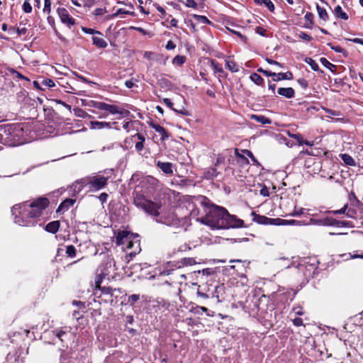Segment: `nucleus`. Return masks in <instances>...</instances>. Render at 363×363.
<instances>
[{"mask_svg": "<svg viewBox=\"0 0 363 363\" xmlns=\"http://www.w3.org/2000/svg\"><path fill=\"white\" fill-rule=\"evenodd\" d=\"M203 208L205 215L201 216L199 221L212 229H227L230 228H241L244 221L230 215L223 207L213 204L206 196H199L197 199Z\"/></svg>", "mask_w": 363, "mask_h": 363, "instance_id": "1", "label": "nucleus"}, {"mask_svg": "<svg viewBox=\"0 0 363 363\" xmlns=\"http://www.w3.org/2000/svg\"><path fill=\"white\" fill-rule=\"evenodd\" d=\"M49 203L46 197H40L31 202L26 201L13 206V209L20 210V215L15 216L14 222L21 226L34 225V219L42 215Z\"/></svg>", "mask_w": 363, "mask_h": 363, "instance_id": "2", "label": "nucleus"}, {"mask_svg": "<svg viewBox=\"0 0 363 363\" xmlns=\"http://www.w3.org/2000/svg\"><path fill=\"white\" fill-rule=\"evenodd\" d=\"M109 177L99 174H93L79 181L83 186L89 188L91 192H96L104 189L108 184Z\"/></svg>", "mask_w": 363, "mask_h": 363, "instance_id": "3", "label": "nucleus"}, {"mask_svg": "<svg viewBox=\"0 0 363 363\" xmlns=\"http://www.w3.org/2000/svg\"><path fill=\"white\" fill-rule=\"evenodd\" d=\"M134 203L137 206L141 208L146 213L152 216L156 217L160 214L159 209L160 208L161 206L158 203H154L151 201L140 199L139 198L135 199Z\"/></svg>", "mask_w": 363, "mask_h": 363, "instance_id": "4", "label": "nucleus"}, {"mask_svg": "<svg viewBox=\"0 0 363 363\" xmlns=\"http://www.w3.org/2000/svg\"><path fill=\"white\" fill-rule=\"evenodd\" d=\"M57 12L62 23L66 24L69 28L75 24V20L69 16L66 9L58 8Z\"/></svg>", "mask_w": 363, "mask_h": 363, "instance_id": "5", "label": "nucleus"}, {"mask_svg": "<svg viewBox=\"0 0 363 363\" xmlns=\"http://www.w3.org/2000/svg\"><path fill=\"white\" fill-rule=\"evenodd\" d=\"M94 107L100 110L107 111L113 114L120 113L116 106L108 104L104 102L96 101L94 103Z\"/></svg>", "mask_w": 363, "mask_h": 363, "instance_id": "6", "label": "nucleus"}, {"mask_svg": "<svg viewBox=\"0 0 363 363\" xmlns=\"http://www.w3.org/2000/svg\"><path fill=\"white\" fill-rule=\"evenodd\" d=\"M225 288L223 284L216 286L213 291L211 293L210 297L216 298L217 303H220L225 292Z\"/></svg>", "mask_w": 363, "mask_h": 363, "instance_id": "7", "label": "nucleus"}, {"mask_svg": "<svg viewBox=\"0 0 363 363\" xmlns=\"http://www.w3.org/2000/svg\"><path fill=\"white\" fill-rule=\"evenodd\" d=\"M135 138L138 140V142H135V149L138 152H141L144 148L145 138L143 134L138 133L132 136L131 140L135 141Z\"/></svg>", "mask_w": 363, "mask_h": 363, "instance_id": "8", "label": "nucleus"}, {"mask_svg": "<svg viewBox=\"0 0 363 363\" xmlns=\"http://www.w3.org/2000/svg\"><path fill=\"white\" fill-rule=\"evenodd\" d=\"M128 235L129 233L127 231H118L115 238L116 245L121 246L125 245L128 238Z\"/></svg>", "mask_w": 363, "mask_h": 363, "instance_id": "9", "label": "nucleus"}, {"mask_svg": "<svg viewBox=\"0 0 363 363\" xmlns=\"http://www.w3.org/2000/svg\"><path fill=\"white\" fill-rule=\"evenodd\" d=\"M157 167H159L164 173L167 174H172V164L170 162H162L158 161L157 163Z\"/></svg>", "mask_w": 363, "mask_h": 363, "instance_id": "10", "label": "nucleus"}, {"mask_svg": "<svg viewBox=\"0 0 363 363\" xmlns=\"http://www.w3.org/2000/svg\"><path fill=\"white\" fill-rule=\"evenodd\" d=\"M75 200L72 199H66L63 201L57 208V212L67 211L74 205Z\"/></svg>", "mask_w": 363, "mask_h": 363, "instance_id": "11", "label": "nucleus"}, {"mask_svg": "<svg viewBox=\"0 0 363 363\" xmlns=\"http://www.w3.org/2000/svg\"><path fill=\"white\" fill-rule=\"evenodd\" d=\"M111 123L106 121H91L90 128L91 129H103V128H111Z\"/></svg>", "mask_w": 363, "mask_h": 363, "instance_id": "12", "label": "nucleus"}, {"mask_svg": "<svg viewBox=\"0 0 363 363\" xmlns=\"http://www.w3.org/2000/svg\"><path fill=\"white\" fill-rule=\"evenodd\" d=\"M279 95H281L287 99H291L294 97L295 91L291 87L287 88H279L277 91Z\"/></svg>", "mask_w": 363, "mask_h": 363, "instance_id": "13", "label": "nucleus"}, {"mask_svg": "<svg viewBox=\"0 0 363 363\" xmlns=\"http://www.w3.org/2000/svg\"><path fill=\"white\" fill-rule=\"evenodd\" d=\"M151 127L161 135V139L162 140H167L169 135L167 132V130L159 124H152Z\"/></svg>", "mask_w": 363, "mask_h": 363, "instance_id": "14", "label": "nucleus"}, {"mask_svg": "<svg viewBox=\"0 0 363 363\" xmlns=\"http://www.w3.org/2000/svg\"><path fill=\"white\" fill-rule=\"evenodd\" d=\"M60 226V223L59 220H55L48 223L45 226V230L50 233H56Z\"/></svg>", "mask_w": 363, "mask_h": 363, "instance_id": "15", "label": "nucleus"}, {"mask_svg": "<svg viewBox=\"0 0 363 363\" xmlns=\"http://www.w3.org/2000/svg\"><path fill=\"white\" fill-rule=\"evenodd\" d=\"M250 118L252 120L256 121L257 122H259L263 125L270 124L272 123V121L269 118H268L262 115L252 114V115H251Z\"/></svg>", "mask_w": 363, "mask_h": 363, "instance_id": "16", "label": "nucleus"}, {"mask_svg": "<svg viewBox=\"0 0 363 363\" xmlns=\"http://www.w3.org/2000/svg\"><path fill=\"white\" fill-rule=\"evenodd\" d=\"M92 40L93 44L99 48H105L108 46V43L102 38L94 36L92 37Z\"/></svg>", "mask_w": 363, "mask_h": 363, "instance_id": "17", "label": "nucleus"}, {"mask_svg": "<svg viewBox=\"0 0 363 363\" xmlns=\"http://www.w3.org/2000/svg\"><path fill=\"white\" fill-rule=\"evenodd\" d=\"M293 78V74L290 72H287L285 73H278L277 74V77L273 78V81L277 82L279 80H285V79H291Z\"/></svg>", "mask_w": 363, "mask_h": 363, "instance_id": "18", "label": "nucleus"}, {"mask_svg": "<svg viewBox=\"0 0 363 363\" xmlns=\"http://www.w3.org/2000/svg\"><path fill=\"white\" fill-rule=\"evenodd\" d=\"M163 102L169 107L171 109H172L173 111H174L175 112L177 113H179L182 115H184V116H186L188 115V112L187 111L184 110V109H181V110H178V109H176L174 108H173V104L171 102L170 99H167V98H164L163 99Z\"/></svg>", "mask_w": 363, "mask_h": 363, "instance_id": "19", "label": "nucleus"}, {"mask_svg": "<svg viewBox=\"0 0 363 363\" xmlns=\"http://www.w3.org/2000/svg\"><path fill=\"white\" fill-rule=\"evenodd\" d=\"M313 14L311 12H307L304 16L306 20V23L304 24V27L306 28H311L313 24Z\"/></svg>", "mask_w": 363, "mask_h": 363, "instance_id": "20", "label": "nucleus"}, {"mask_svg": "<svg viewBox=\"0 0 363 363\" xmlns=\"http://www.w3.org/2000/svg\"><path fill=\"white\" fill-rule=\"evenodd\" d=\"M316 9L319 18L323 21H327L328 19V14L326 10L323 8H321L318 4H316Z\"/></svg>", "mask_w": 363, "mask_h": 363, "instance_id": "21", "label": "nucleus"}, {"mask_svg": "<svg viewBox=\"0 0 363 363\" xmlns=\"http://www.w3.org/2000/svg\"><path fill=\"white\" fill-rule=\"evenodd\" d=\"M257 4H264L266 7L270 11H274V5L270 0H254Z\"/></svg>", "mask_w": 363, "mask_h": 363, "instance_id": "22", "label": "nucleus"}, {"mask_svg": "<svg viewBox=\"0 0 363 363\" xmlns=\"http://www.w3.org/2000/svg\"><path fill=\"white\" fill-rule=\"evenodd\" d=\"M335 13L338 18H340L341 19H344V20L348 19L347 14L342 11V9L340 6H337L335 8Z\"/></svg>", "mask_w": 363, "mask_h": 363, "instance_id": "23", "label": "nucleus"}, {"mask_svg": "<svg viewBox=\"0 0 363 363\" xmlns=\"http://www.w3.org/2000/svg\"><path fill=\"white\" fill-rule=\"evenodd\" d=\"M225 65L227 69L232 72H238L239 71V67L235 62L225 60Z\"/></svg>", "mask_w": 363, "mask_h": 363, "instance_id": "24", "label": "nucleus"}, {"mask_svg": "<svg viewBox=\"0 0 363 363\" xmlns=\"http://www.w3.org/2000/svg\"><path fill=\"white\" fill-rule=\"evenodd\" d=\"M341 158L346 164L350 165V166L355 165L354 160L350 155H349L347 154H342V155H341Z\"/></svg>", "mask_w": 363, "mask_h": 363, "instance_id": "25", "label": "nucleus"}, {"mask_svg": "<svg viewBox=\"0 0 363 363\" xmlns=\"http://www.w3.org/2000/svg\"><path fill=\"white\" fill-rule=\"evenodd\" d=\"M250 78L257 85H261L264 82L263 78L257 73H252Z\"/></svg>", "mask_w": 363, "mask_h": 363, "instance_id": "26", "label": "nucleus"}, {"mask_svg": "<svg viewBox=\"0 0 363 363\" xmlns=\"http://www.w3.org/2000/svg\"><path fill=\"white\" fill-rule=\"evenodd\" d=\"M218 172L215 168H211L205 173V177L207 179H213L216 177Z\"/></svg>", "mask_w": 363, "mask_h": 363, "instance_id": "27", "label": "nucleus"}, {"mask_svg": "<svg viewBox=\"0 0 363 363\" xmlns=\"http://www.w3.org/2000/svg\"><path fill=\"white\" fill-rule=\"evenodd\" d=\"M304 61L306 63L311 66L313 70L318 71L319 69L318 65L312 58L306 57Z\"/></svg>", "mask_w": 363, "mask_h": 363, "instance_id": "28", "label": "nucleus"}, {"mask_svg": "<svg viewBox=\"0 0 363 363\" xmlns=\"http://www.w3.org/2000/svg\"><path fill=\"white\" fill-rule=\"evenodd\" d=\"M122 14L129 15V16H135V13L133 11H126L124 9H119L116 11V13H113L111 16V17H116L118 15H122Z\"/></svg>", "mask_w": 363, "mask_h": 363, "instance_id": "29", "label": "nucleus"}, {"mask_svg": "<svg viewBox=\"0 0 363 363\" xmlns=\"http://www.w3.org/2000/svg\"><path fill=\"white\" fill-rule=\"evenodd\" d=\"M284 223H285V222L283 221V219H281V218H268L267 221V225H281Z\"/></svg>", "mask_w": 363, "mask_h": 363, "instance_id": "30", "label": "nucleus"}, {"mask_svg": "<svg viewBox=\"0 0 363 363\" xmlns=\"http://www.w3.org/2000/svg\"><path fill=\"white\" fill-rule=\"evenodd\" d=\"M235 155L236 156V157H238L239 160H240V162L242 164H249V160L248 159L244 156L243 155H241L238 152V149H235Z\"/></svg>", "mask_w": 363, "mask_h": 363, "instance_id": "31", "label": "nucleus"}, {"mask_svg": "<svg viewBox=\"0 0 363 363\" xmlns=\"http://www.w3.org/2000/svg\"><path fill=\"white\" fill-rule=\"evenodd\" d=\"M66 254L69 257H74L77 254L76 248L74 245H69L67 247Z\"/></svg>", "mask_w": 363, "mask_h": 363, "instance_id": "32", "label": "nucleus"}, {"mask_svg": "<svg viewBox=\"0 0 363 363\" xmlns=\"http://www.w3.org/2000/svg\"><path fill=\"white\" fill-rule=\"evenodd\" d=\"M106 277V274L104 273H101L98 274L95 278V285L96 289H101V284Z\"/></svg>", "mask_w": 363, "mask_h": 363, "instance_id": "33", "label": "nucleus"}, {"mask_svg": "<svg viewBox=\"0 0 363 363\" xmlns=\"http://www.w3.org/2000/svg\"><path fill=\"white\" fill-rule=\"evenodd\" d=\"M186 60V57L182 55H177L174 57L172 60L173 64H177L179 65H182L184 63Z\"/></svg>", "mask_w": 363, "mask_h": 363, "instance_id": "34", "label": "nucleus"}, {"mask_svg": "<svg viewBox=\"0 0 363 363\" xmlns=\"http://www.w3.org/2000/svg\"><path fill=\"white\" fill-rule=\"evenodd\" d=\"M242 152L251 159L254 164L259 165V162L257 160L250 150H243Z\"/></svg>", "mask_w": 363, "mask_h": 363, "instance_id": "35", "label": "nucleus"}, {"mask_svg": "<svg viewBox=\"0 0 363 363\" xmlns=\"http://www.w3.org/2000/svg\"><path fill=\"white\" fill-rule=\"evenodd\" d=\"M267 218L268 217L264 216L255 215V220L258 223L267 225Z\"/></svg>", "mask_w": 363, "mask_h": 363, "instance_id": "36", "label": "nucleus"}, {"mask_svg": "<svg viewBox=\"0 0 363 363\" xmlns=\"http://www.w3.org/2000/svg\"><path fill=\"white\" fill-rule=\"evenodd\" d=\"M181 263L183 264V265H185V266H187V265H189V266H191L193 265L194 264L196 263L194 259L193 258H190V257H185V258H183L182 260H181Z\"/></svg>", "mask_w": 363, "mask_h": 363, "instance_id": "37", "label": "nucleus"}, {"mask_svg": "<svg viewBox=\"0 0 363 363\" xmlns=\"http://www.w3.org/2000/svg\"><path fill=\"white\" fill-rule=\"evenodd\" d=\"M82 31L84 33H85L86 34H90V35L99 34V35H101V33L100 31L92 29V28H86V27H82Z\"/></svg>", "mask_w": 363, "mask_h": 363, "instance_id": "38", "label": "nucleus"}, {"mask_svg": "<svg viewBox=\"0 0 363 363\" xmlns=\"http://www.w3.org/2000/svg\"><path fill=\"white\" fill-rule=\"evenodd\" d=\"M211 67L213 69L217 72H223V68L220 67V65L214 60H212L211 62Z\"/></svg>", "mask_w": 363, "mask_h": 363, "instance_id": "39", "label": "nucleus"}, {"mask_svg": "<svg viewBox=\"0 0 363 363\" xmlns=\"http://www.w3.org/2000/svg\"><path fill=\"white\" fill-rule=\"evenodd\" d=\"M345 215L348 218H355L357 216V211L352 208H347Z\"/></svg>", "mask_w": 363, "mask_h": 363, "instance_id": "40", "label": "nucleus"}, {"mask_svg": "<svg viewBox=\"0 0 363 363\" xmlns=\"http://www.w3.org/2000/svg\"><path fill=\"white\" fill-rule=\"evenodd\" d=\"M51 11V1L44 0L43 12L49 14Z\"/></svg>", "mask_w": 363, "mask_h": 363, "instance_id": "41", "label": "nucleus"}, {"mask_svg": "<svg viewBox=\"0 0 363 363\" xmlns=\"http://www.w3.org/2000/svg\"><path fill=\"white\" fill-rule=\"evenodd\" d=\"M96 198H98L101 204H104L107 201L108 199V194L106 192H103L100 194L99 196H97Z\"/></svg>", "mask_w": 363, "mask_h": 363, "instance_id": "42", "label": "nucleus"}, {"mask_svg": "<svg viewBox=\"0 0 363 363\" xmlns=\"http://www.w3.org/2000/svg\"><path fill=\"white\" fill-rule=\"evenodd\" d=\"M194 18H196L198 21H199L202 23H205V24L211 23V21L207 18V17H206L204 16L195 15Z\"/></svg>", "mask_w": 363, "mask_h": 363, "instance_id": "43", "label": "nucleus"}, {"mask_svg": "<svg viewBox=\"0 0 363 363\" xmlns=\"http://www.w3.org/2000/svg\"><path fill=\"white\" fill-rule=\"evenodd\" d=\"M329 225H342V226H348L349 225V223L347 222V221H339V220H336L335 219H333L332 220V222L329 223Z\"/></svg>", "mask_w": 363, "mask_h": 363, "instance_id": "44", "label": "nucleus"}, {"mask_svg": "<svg viewBox=\"0 0 363 363\" xmlns=\"http://www.w3.org/2000/svg\"><path fill=\"white\" fill-rule=\"evenodd\" d=\"M139 295L138 294H132L128 297V303L130 305H133L136 301L139 300Z\"/></svg>", "mask_w": 363, "mask_h": 363, "instance_id": "45", "label": "nucleus"}, {"mask_svg": "<svg viewBox=\"0 0 363 363\" xmlns=\"http://www.w3.org/2000/svg\"><path fill=\"white\" fill-rule=\"evenodd\" d=\"M290 136L293 138H294L298 145H303V138L301 134H292L290 135Z\"/></svg>", "mask_w": 363, "mask_h": 363, "instance_id": "46", "label": "nucleus"}, {"mask_svg": "<svg viewBox=\"0 0 363 363\" xmlns=\"http://www.w3.org/2000/svg\"><path fill=\"white\" fill-rule=\"evenodd\" d=\"M298 38L306 41H310L312 40V37L304 32H300L299 33H298Z\"/></svg>", "mask_w": 363, "mask_h": 363, "instance_id": "47", "label": "nucleus"}, {"mask_svg": "<svg viewBox=\"0 0 363 363\" xmlns=\"http://www.w3.org/2000/svg\"><path fill=\"white\" fill-rule=\"evenodd\" d=\"M330 48L333 50L334 51H335L336 52H339V53H344L345 52V50L341 48L340 46H338V45H333L331 43H328V44Z\"/></svg>", "mask_w": 363, "mask_h": 363, "instance_id": "48", "label": "nucleus"}, {"mask_svg": "<svg viewBox=\"0 0 363 363\" xmlns=\"http://www.w3.org/2000/svg\"><path fill=\"white\" fill-rule=\"evenodd\" d=\"M23 9L25 13H28L31 12L32 6L28 1H25V2L23 3Z\"/></svg>", "mask_w": 363, "mask_h": 363, "instance_id": "49", "label": "nucleus"}, {"mask_svg": "<svg viewBox=\"0 0 363 363\" xmlns=\"http://www.w3.org/2000/svg\"><path fill=\"white\" fill-rule=\"evenodd\" d=\"M42 84L47 87H53L55 86L54 82L50 79L43 80Z\"/></svg>", "mask_w": 363, "mask_h": 363, "instance_id": "50", "label": "nucleus"}, {"mask_svg": "<svg viewBox=\"0 0 363 363\" xmlns=\"http://www.w3.org/2000/svg\"><path fill=\"white\" fill-rule=\"evenodd\" d=\"M53 333L61 341H62V337L66 333V331L63 330L62 329H57L55 330H53Z\"/></svg>", "mask_w": 363, "mask_h": 363, "instance_id": "51", "label": "nucleus"}, {"mask_svg": "<svg viewBox=\"0 0 363 363\" xmlns=\"http://www.w3.org/2000/svg\"><path fill=\"white\" fill-rule=\"evenodd\" d=\"M12 72L14 74V76H13L14 78H18V79H25V80L29 81L28 78L23 76V74H21L20 72H18L17 71L12 70Z\"/></svg>", "mask_w": 363, "mask_h": 363, "instance_id": "52", "label": "nucleus"}, {"mask_svg": "<svg viewBox=\"0 0 363 363\" xmlns=\"http://www.w3.org/2000/svg\"><path fill=\"white\" fill-rule=\"evenodd\" d=\"M259 194L263 196H269V191L266 186H264L259 191Z\"/></svg>", "mask_w": 363, "mask_h": 363, "instance_id": "53", "label": "nucleus"}, {"mask_svg": "<svg viewBox=\"0 0 363 363\" xmlns=\"http://www.w3.org/2000/svg\"><path fill=\"white\" fill-rule=\"evenodd\" d=\"M347 204H345L341 209L334 211H333V213L334 214H345V213L347 212Z\"/></svg>", "mask_w": 363, "mask_h": 363, "instance_id": "54", "label": "nucleus"}, {"mask_svg": "<svg viewBox=\"0 0 363 363\" xmlns=\"http://www.w3.org/2000/svg\"><path fill=\"white\" fill-rule=\"evenodd\" d=\"M154 6L157 9V10L161 13L162 17L164 16V15L166 14V12H165V10L163 7L160 6L157 3H155L154 4Z\"/></svg>", "mask_w": 363, "mask_h": 363, "instance_id": "55", "label": "nucleus"}, {"mask_svg": "<svg viewBox=\"0 0 363 363\" xmlns=\"http://www.w3.org/2000/svg\"><path fill=\"white\" fill-rule=\"evenodd\" d=\"M106 12V9L97 8L94 10V14L96 16H102Z\"/></svg>", "mask_w": 363, "mask_h": 363, "instance_id": "56", "label": "nucleus"}, {"mask_svg": "<svg viewBox=\"0 0 363 363\" xmlns=\"http://www.w3.org/2000/svg\"><path fill=\"white\" fill-rule=\"evenodd\" d=\"M186 6L189 8H196L197 4L194 0H186Z\"/></svg>", "mask_w": 363, "mask_h": 363, "instance_id": "57", "label": "nucleus"}, {"mask_svg": "<svg viewBox=\"0 0 363 363\" xmlns=\"http://www.w3.org/2000/svg\"><path fill=\"white\" fill-rule=\"evenodd\" d=\"M266 61L270 65H275L279 66V67H283V65L281 63L270 58H266Z\"/></svg>", "mask_w": 363, "mask_h": 363, "instance_id": "58", "label": "nucleus"}, {"mask_svg": "<svg viewBox=\"0 0 363 363\" xmlns=\"http://www.w3.org/2000/svg\"><path fill=\"white\" fill-rule=\"evenodd\" d=\"M293 323L294 324V325L296 326H301V325H303V320L301 318H295L294 320H293Z\"/></svg>", "mask_w": 363, "mask_h": 363, "instance_id": "59", "label": "nucleus"}, {"mask_svg": "<svg viewBox=\"0 0 363 363\" xmlns=\"http://www.w3.org/2000/svg\"><path fill=\"white\" fill-rule=\"evenodd\" d=\"M321 63L326 67L329 68L330 66H334L332 63H330L327 59L325 58H321L320 59Z\"/></svg>", "mask_w": 363, "mask_h": 363, "instance_id": "60", "label": "nucleus"}, {"mask_svg": "<svg viewBox=\"0 0 363 363\" xmlns=\"http://www.w3.org/2000/svg\"><path fill=\"white\" fill-rule=\"evenodd\" d=\"M196 295H197V296L205 298V299L210 298V294H207L206 293H203L200 291H198L196 292Z\"/></svg>", "mask_w": 363, "mask_h": 363, "instance_id": "61", "label": "nucleus"}, {"mask_svg": "<svg viewBox=\"0 0 363 363\" xmlns=\"http://www.w3.org/2000/svg\"><path fill=\"white\" fill-rule=\"evenodd\" d=\"M175 47V44L172 40H169L165 46L167 50H173Z\"/></svg>", "mask_w": 363, "mask_h": 363, "instance_id": "62", "label": "nucleus"}, {"mask_svg": "<svg viewBox=\"0 0 363 363\" xmlns=\"http://www.w3.org/2000/svg\"><path fill=\"white\" fill-rule=\"evenodd\" d=\"M298 82L300 84L301 86L306 89L308 86V82L304 79H298Z\"/></svg>", "mask_w": 363, "mask_h": 363, "instance_id": "63", "label": "nucleus"}, {"mask_svg": "<svg viewBox=\"0 0 363 363\" xmlns=\"http://www.w3.org/2000/svg\"><path fill=\"white\" fill-rule=\"evenodd\" d=\"M16 30L17 35L18 36L24 35L27 32V29L26 28H16Z\"/></svg>", "mask_w": 363, "mask_h": 363, "instance_id": "64", "label": "nucleus"}]
</instances>
